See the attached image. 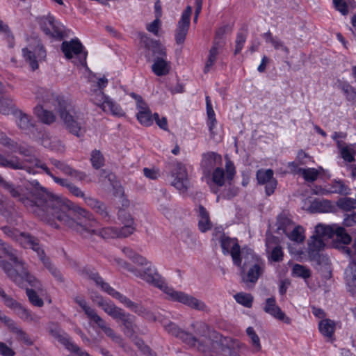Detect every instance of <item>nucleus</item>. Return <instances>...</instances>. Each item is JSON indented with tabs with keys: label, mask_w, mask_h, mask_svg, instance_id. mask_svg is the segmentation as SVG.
Segmentation results:
<instances>
[{
	"label": "nucleus",
	"mask_w": 356,
	"mask_h": 356,
	"mask_svg": "<svg viewBox=\"0 0 356 356\" xmlns=\"http://www.w3.org/2000/svg\"><path fill=\"white\" fill-rule=\"evenodd\" d=\"M40 194V197L43 201L40 209L43 213L35 215L42 220L50 222L56 219L84 238H90L93 235H99L104 238L118 237V228L110 227L99 229L98 222L90 211L70 200L49 191H42Z\"/></svg>",
	"instance_id": "1"
},
{
	"label": "nucleus",
	"mask_w": 356,
	"mask_h": 356,
	"mask_svg": "<svg viewBox=\"0 0 356 356\" xmlns=\"http://www.w3.org/2000/svg\"><path fill=\"white\" fill-rule=\"evenodd\" d=\"M134 275L140 277L148 284L160 289L168 296V299L170 300L179 302L198 311L206 312L209 311V307L203 301L198 300L193 296L182 291H176L173 288L168 286L152 264L145 267L143 271L136 268Z\"/></svg>",
	"instance_id": "2"
},
{
	"label": "nucleus",
	"mask_w": 356,
	"mask_h": 356,
	"mask_svg": "<svg viewBox=\"0 0 356 356\" xmlns=\"http://www.w3.org/2000/svg\"><path fill=\"white\" fill-rule=\"evenodd\" d=\"M0 249L14 264L13 267L9 262H3V270L9 279L20 287L24 286V282L26 281L36 289H42L40 282L29 272L26 262L16 250L1 239Z\"/></svg>",
	"instance_id": "3"
},
{
	"label": "nucleus",
	"mask_w": 356,
	"mask_h": 356,
	"mask_svg": "<svg viewBox=\"0 0 356 356\" xmlns=\"http://www.w3.org/2000/svg\"><path fill=\"white\" fill-rule=\"evenodd\" d=\"M0 188L6 191L13 198L21 202L31 213L35 214L43 213L40 209L42 206V198L40 193L47 191L41 186L38 181H35V188L30 192L25 193L21 186H15L13 183L6 181L0 175Z\"/></svg>",
	"instance_id": "4"
},
{
	"label": "nucleus",
	"mask_w": 356,
	"mask_h": 356,
	"mask_svg": "<svg viewBox=\"0 0 356 356\" xmlns=\"http://www.w3.org/2000/svg\"><path fill=\"white\" fill-rule=\"evenodd\" d=\"M76 302L82 308L87 317L97 327L101 329L104 333L113 342L117 343L121 347L124 351L129 353L131 348L127 344L124 339L120 334H118L110 325L99 316L96 311L90 307L86 302V300L81 297H77L75 299Z\"/></svg>",
	"instance_id": "5"
},
{
	"label": "nucleus",
	"mask_w": 356,
	"mask_h": 356,
	"mask_svg": "<svg viewBox=\"0 0 356 356\" xmlns=\"http://www.w3.org/2000/svg\"><path fill=\"white\" fill-rule=\"evenodd\" d=\"M57 112L66 129L77 137H81L86 132L85 122L80 115L64 101H58Z\"/></svg>",
	"instance_id": "6"
},
{
	"label": "nucleus",
	"mask_w": 356,
	"mask_h": 356,
	"mask_svg": "<svg viewBox=\"0 0 356 356\" xmlns=\"http://www.w3.org/2000/svg\"><path fill=\"white\" fill-rule=\"evenodd\" d=\"M238 268L243 282L248 284L249 283L254 284L263 274L265 264L261 259L255 255L251 250L248 253L245 252L242 267Z\"/></svg>",
	"instance_id": "7"
},
{
	"label": "nucleus",
	"mask_w": 356,
	"mask_h": 356,
	"mask_svg": "<svg viewBox=\"0 0 356 356\" xmlns=\"http://www.w3.org/2000/svg\"><path fill=\"white\" fill-rule=\"evenodd\" d=\"M220 246L224 254H230L233 264L237 267H242V261L245 252L248 253L251 249L247 248H241L236 238H230L223 234L220 237Z\"/></svg>",
	"instance_id": "8"
},
{
	"label": "nucleus",
	"mask_w": 356,
	"mask_h": 356,
	"mask_svg": "<svg viewBox=\"0 0 356 356\" xmlns=\"http://www.w3.org/2000/svg\"><path fill=\"white\" fill-rule=\"evenodd\" d=\"M0 298L4 305L13 310L24 321L35 323H39L40 318L38 315L32 314L20 302L8 295L2 288L0 289Z\"/></svg>",
	"instance_id": "9"
},
{
	"label": "nucleus",
	"mask_w": 356,
	"mask_h": 356,
	"mask_svg": "<svg viewBox=\"0 0 356 356\" xmlns=\"http://www.w3.org/2000/svg\"><path fill=\"white\" fill-rule=\"evenodd\" d=\"M61 50L66 58H74L73 62L76 65L79 64L82 66L86 65L87 52L84 51V47L78 38L63 42Z\"/></svg>",
	"instance_id": "10"
},
{
	"label": "nucleus",
	"mask_w": 356,
	"mask_h": 356,
	"mask_svg": "<svg viewBox=\"0 0 356 356\" xmlns=\"http://www.w3.org/2000/svg\"><path fill=\"white\" fill-rule=\"evenodd\" d=\"M1 229L8 237L16 241L24 248H30L35 252L40 245L39 239L29 233L19 232L8 226L3 227Z\"/></svg>",
	"instance_id": "11"
},
{
	"label": "nucleus",
	"mask_w": 356,
	"mask_h": 356,
	"mask_svg": "<svg viewBox=\"0 0 356 356\" xmlns=\"http://www.w3.org/2000/svg\"><path fill=\"white\" fill-rule=\"evenodd\" d=\"M35 165L36 168L42 169L48 176H49L58 185L66 188L68 191L74 196L76 197H81L83 200L87 196L85 193L77 186L70 181L67 179L61 178L55 176L47 165L40 160L37 159H34Z\"/></svg>",
	"instance_id": "12"
},
{
	"label": "nucleus",
	"mask_w": 356,
	"mask_h": 356,
	"mask_svg": "<svg viewBox=\"0 0 356 356\" xmlns=\"http://www.w3.org/2000/svg\"><path fill=\"white\" fill-rule=\"evenodd\" d=\"M190 327L191 330L186 331L188 335L186 338H189L190 341L184 343L191 347H195L198 343V350L204 353L205 350L201 344V337L207 336L209 331V326L204 322L195 321L191 323Z\"/></svg>",
	"instance_id": "13"
},
{
	"label": "nucleus",
	"mask_w": 356,
	"mask_h": 356,
	"mask_svg": "<svg viewBox=\"0 0 356 356\" xmlns=\"http://www.w3.org/2000/svg\"><path fill=\"white\" fill-rule=\"evenodd\" d=\"M171 176L172 178V186L181 193L186 192L189 186V180L186 166L179 162L172 164Z\"/></svg>",
	"instance_id": "14"
},
{
	"label": "nucleus",
	"mask_w": 356,
	"mask_h": 356,
	"mask_svg": "<svg viewBox=\"0 0 356 356\" xmlns=\"http://www.w3.org/2000/svg\"><path fill=\"white\" fill-rule=\"evenodd\" d=\"M40 27L45 35L50 38L60 40L65 36L64 26L52 16L42 18Z\"/></svg>",
	"instance_id": "15"
},
{
	"label": "nucleus",
	"mask_w": 356,
	"mask_h": 356,
	"mask_svg": "<svg viewBox=\"0 0 356 356\" xmlns=\"http://www.w3.org/2000/svg\"><path fill=\"white\" fill-rule=\"evenodd\" d=\"M218 344L225 356H242L243 352L248 350L245 343L231 337L220 338Z\"/></svg>",
	"instance_id": "16"
},
{
	"label": "nucleus",
	"mask_w": 356,
	"mask_h": 356,
	"mask_svg": "<svg viewBox=\"0 0 356 356\" xmlns=\"http://www.w3.org/2000/svg\"><path fill=\"white\" fill-rule=\"evenodd\" d=\"M192 10L191 6H186L178 21L175 31V41L177 44H181L185 41L190 26Z\"/></svg>",
	"instance_id": "17"
},
{
	"label": "nucleus",
	"mask_w": 356,
	"mask_h": 356,
	"mask_svg": "<svg viewBox=\"0 0 356 356\" xmlns=\"http://www.w3.org/2000/svg\"><path fill=\"white\" fill-rule=\"evenodd\" d=\"M222 163V156L214 152H208L202 154V159L200 163L201 170L206 179H209L211 172L218 165Z\"/></svg>",
	"instance_id": "18"
},
{
	"label": "nucleus",
	"mask_w": 356,
	"mask_h": 356,
	"mask_svg": "<svg viewBox=\"0 0 356 356\" xmlns=\"http://www.w3.org/2000/svg\"><path fill=\"white\" fill-rule=\"evenodd\" d=\"M81 275L93 280L96 285L101 288L102 291L107 293L113 298H116L120 292L112 288L107 282H104L103 278L99 275L98 273L95 272L93 269L90 267H84L79 270Z\"/></svg>",
	"instance_id": "19"
},
{
	"label": "nucleus",
	"mask_w": 356,
	"mask_h": 356,
	"mask_svg": "<svg viewBox=\"0 0 356 356\" xmlns=\"http://www.w3.org/2000/svg\"><path fill=\"white\" fill-rule=\"evenodd\" d=\"M131 96L136 101V108L138 110L136 117L139 122L145 127L151 126L153 124L154 116L147 104L140 95L131 93Z\"/></svg>",
	"instance_id": "20"
},
{
	"label": "nucleus",
	"mask_w": 356,
	"mask_h": 356,
	"mask_svg": "<svg viewBox=\"0 0 356 356\" xmlns=\"http://www.w3.org/2000/svg\"><path fill=\"white\" fill-rule=\"evenodd\" d=\"M115 299L118 300L122 304L124 305L136 314L142 316L149 321H155L156 320L155 315L152 312L145 308L142 305L131 301L122 293H120Z\"/></svg>",
	"instance_id": "21"
},
{
	"label": "nucleus",
	"mask_w": 356,
	"mask_h": 356,
	"mask_svg": "<svg viewBox=\"0 0 356 356\" xmlns=\"http://www.w3.org/2000/svg\"><path fill=\"white\" fill-rule=\"evenodd\" d=\"M0 321L4 323L8 328L16 334L17 339L19 341H23L25 344L31 346L33 344V341L29 338V335L19 327L16 322L12 318L7 316L2 311L0 310Z\"/></svg>",
	"instance_id": "22"
},
{
	"label": "nucleus",
	"mask_w": 356,
	"mask_h": 356,
	"mask_svg": "<svg viewBox=\"0 0 356 356\" xmlns=\"http://www.w3.org/2000/svg\"><path fill=\"white\" fill-rule=\"evenodd\" d=\"M256 177L259 184L266 185V194L268 196L272 195L277 185V180L273 177V170L260 169L257 170Z\"/></svg>",
	"instance_id": "23"
},
{
	"label": "nucleus",
	"mask_w": 356,
	"mask_h": 356,
	"mask_svg": "<svg viewBox=\"0 0 356 356\" xmlns=\"http://www.w3.org/2000/svg\"><path fill=\"white\" fill-rule=\"evenodd\" d=\"M23 56L27 63H29L32 70L38 68V62L43 60L46 57V51L41 45H37L35 49L31 51L28 48L22 49Z\"/></svg>",
	"instance_id": "24"
},
{
	"label": "nucleus",
	"mask_w": 356,
	"mask_h": 356,
	"mask_svg": "<svg viewBox=\"0 0 356 356\" xmlns=\"http://www.w3.org/2000/svg\"><path fill=\"white\" fill-rule=\"evenodd\" d=\"M266 252L268 259L273 261L279 262L283 259V251L280 245V239L274 236L269 235L266 239Z\"/></svg>",
	"instance_id": "25"
},
{
	"label": "nucleus",
	"mask_w": 356,
	"mask_h": 356,
	"mask_svg": "<svg viewBox=\"0 0 356 356\" xmlns=\"http://www.w3.org/2000/svg\"><path fill=\"white\" fill-rule=\"evenodd\" d=\"M264 311L277 320L281 321L286 324L289 325L291 323V318L282 311L281 308L277 305L275 298L273 297L268 298L266 300Z\"/></svg>",
	"instance_id": "26"
},
{
	"label": "nucleus",
	"mask_w": 356,
	"mask_h": 356,
	"mask_svg": "<svg viewBox=\"0 0 356 356\" xmlns=\"http://www.w3.org/2000/svg\"><path fill=\"white\" fill-rule=\"evenodd\" d=\"M49 161L51 164L62 172L64 175L73 177L78 181H82L87 177V175L84 172L76 170L63 161L54 158H51Z\"/></svg>",
	"instance_id": "27"
},
{
	"label": "nucleus",
	"mask_w": 356,
	"mask_h": 356,
	"mask_svg": "<svg viewBox=\"0 0 356 356\" xmlns=\"http://www.w3.org/2000/svg\"><path fill=\"white\" fill-rule=\"evenodd\" d=\"M17 127L22 131L28 134L34 129V121L32 118L22 110L17 109L13 112Z\"/></svg>",
	"instance_id": "28"
},
{
	"label": "nucleus",
	"mask_w": 356,
	"mask_h": 356,
	"mask_svg": "<svg viewBox=\"0 0 356 356\" xmlns=\"http://www.w3.org/2000/svg\"><path fill=\"white\" fill-rule=\"evenodd\" d=\"M83 201L88 207L98 213L103 219L106 220L110 219L109 211L104 202L92 196H86Z\"/></svg>",
	"instance_id": "29"
},
{
	"label": "nucleus",
	"mask_w": 356,
	"mask_h": 356,
	"mask_svg": "<svg viewBox=\"0 0 356 356\" xmlns=\"http://www.w3.org/2000/svg\"><path fill=\"white\" fill-rule=\"evenodd\" d=\"M40 261L42 262L45 268L49 271V273L54 276V277L59 282L63 283L64 282V277L60 271L54 266L50 259L46 256L44 251L40 245L38 247V250H35Z\"/></svg>",
	"instance_id": "30"
},
{
	"label": "nucleus",
	"mask_w": 356,
	"mask_h": 356,
	"mask_svg": "<svg viewBox=\"0 0 356 356\" xmlns=\"http://www.w3.org/2000/svg\"><path fill=\"white\" fill-rule=\"evenodd\" d=\"M165 330L172 336L180 339L183 343L189 342V338H186V331L179 327L176 323L171 321H162Z\"/></svg>",
	"instance_id": "31"
},
{
	"label": "nucleus",
	"mask_w": 356,
	"mask_h": 356,
	"mask_svg": "<svg viewBox=\"0 0 356 356\" xmlns=\"http://www.w3.org/2000/svg\"><path fill=\"white\" fill-rule=\"evenodd\" d=\"M170 70V62L168 61L167 57H159L154 59L152 65V72L159 76L167 75Z\"/></svg>",
	"instance_id": "32"
},
{
	"label": "nucleus",
	"mask_w": 356,
	"mask_h": 356,
	"mask_svg": "<svg viewBox=\"0 0 356 356\" xmlns=\"http://www.w3.org/2000/svg\"><path fill=\"white\" fill-rule=\"evenodd\" d=\"M345 280L348 291L356 295V264H351L345 270Z\"/></svg>",
	"instance_id": "33"
},
{
	"label": "nucleus",
	"mask_w": 356,
	"mask_h": 356,
	"mask_svg": "<svg viewBox=\"0 0 356 356\" xmlns=\"http://www.w3.org/2000/svg\"><path fill=\"white\" fill-rule=\"evenodd\" d=\"M335 327V322L328 318L323 319L318 323L320 332L330 341L334 340Z\"/></svg>",
	"instance_id": "34"
},
{
	"label": "nucleus",
	"mask_w": 356,
	"mask_h": 356,
	"mask_svg": "<svg viewBox=\"0 0 356 356\" xmlns=\"http://www.w3.org/2000/svg\"><path fill=\"white\" fill-rule=\"evenodd\" d=\"M0 166L13 170L25 169L30 174L36 173L31 167H26L23 163L17 159H8L1 154H0Z\"/></svg>",
	"instance_id": "35"
},
{
	"label": "nucleus",
	"mask_w": 356,
	"mask_h": 356,
	"mask_svg": "<svg viewBox=\"0 0 356 356\" xmlns=\"http://www.w3.org/2000/svg\"><path fill=\"white\" fill-rule=\"evenodd\" d=\"M95 301L97 305L99 307H102V309L113 319L118 315L120 312L122 310V308L117 307L111 301L104 300L103 298L101 296H97V300Z\"/></svg>",
	"instance_id": "36"
},
{
	"label": "nucleus",
	"mask_w": 356,
	"mask_h": 356,
	"mask_svg": "<svg viewBox=\"0 0 356 356\" xmlns=\"http://www.w3.org/2000/svg\"><path fill=\"white\" fill-rule=\"evenodd\" d=\"M42 145L45 148L51 149L57 152H63L65 147L63 143L56 137L50 136L48 135L43 136L42 138Z\"/></svg>",
	"instance_id": "37"
},
{
	"label": "nucleus",
	"mask_w": 356,
	"mask_h": 356,
	"mask_svg": "<svg viewBox=\"0 0 356 356\" xmlns=\"http://www.w3.org/2000/svg\"><path fill=\"white\" fill-rule=\"evenodd\" d=\"M263 38L265 39L266 42L271 44L273 48L275 50H282L286 55L289 54V49L285 45L283 41H282L277 37L273 36V34L270 31H268L263 35Z\"/></svg>",
	"instance_id": "38"
},
{
	"label": "nucleus",
	"mask_w": 356,
	"mask_h": 356,
	"mask_svg": "<svg viewBox=\"0 0 356 356\" xmlns=\"http://www.w3.org/2000/svg\"><path fill=\"white\" fill-rule=\"evenodd\" d=\"M51 334L58 339L60 343L64 344L70 350L73 352L72 345H74L70 341L67 334L60 329L57 325H54L50 328Z\"/></svg>",
	"instance_id": "39"
},
{
	"label": "nucleus",
	"mask_w": 356,
	"mask_h": 356,
	"mask_svg": "<svg viewBox=\"0 0 356 356\" xmlns=\"http://www.w3.org/2000/svg\"><path fill=\"white\" fill-rule=\"evenodd\" d=\"M337 225H324L322 223L318 224L315 227V234L322 238H330L334 234V230Z\"/></svg>",
	"instance_id": "40"
},
{
	"label": "nucleus",
	"mask_w": 356,
	"mask_h": 356,
	"mask_svg": "<svg viewBox=\"0 0 356 356\" xmlns=\"http://www.w3.org/2000/svg\"><path fill=\"white\" fill-rule=\"evenodd\" d=\"M220 44L218 42H213L212 47L210 49L208 58L204 68V73H208L216 63L217 56L219 54V49L221 48L219 47Z\"/></svg>",
	"instance_id": "41"
},
{
	"label": "nucleus",
	"mask_w": 356,
	"mask_h": 356,
	"mask_svg": "<svg viewBox=\"0 0 356 356\" xmlns=\"http://www.w3.org/2000/svg\"><path fill=\"white\" fill-rule=\"evenodd\" d=\"M199 223L198 226L201 232H205L211 228V223L209 220V215L206 209L202 206H199Z\"/></svg>",
	"instance_id": "42"
},
{
	"label": "nucleus",
	"mask_w": 356,
	"mask_h": 356,
	"mask_svg": "<svg viewBox=\"0 0 356 356\" xmlns=\"http://www.w3.org/2000/svg\"><path fill=\"white\" fill-rule=\"evenodd\" d=\"M277 226L278 231H282L286 234L290 231L293 226L291 219L284 213H280L277 218Z\"/></svg>",
	"instance_id": "43"
},
{
	"label": "nucleus",
	"mask_w": 356,
	"mask_h": 356,
	"mask_svg": "<svg viewBox=\"0 0 356 356\" xmlns=\"http://www.w3.org/2000/svg\"><path fill=\"white\" fill-rule=\"evenodd\" d=\"M17 110L12 99L9 97H0V113L3 115H9Z\"/></svg>",
	"instance_id": "44"
},
{
	"label": "nucleus",
	"mask_w": 356,
	"mask_h": 356,
	"mask_svg": "<svg viewBox=\"0 0 356 356\" xmlns=\"http://www.w3.org/2000/svg\"><path fill=\"white\" fill-rule=\"evenodd\" d=\"M246 334L250 339V343L252 347V352L254 353H259L261 350V344L260 339L257 334L255 332L252 327H248L246 329Z\"/></svg>",
	"instance_id": "45"
},
{
	"label": "nucleus",
	"mask_w": 356,
	"mask_h": 356,
	"mask_svg": "<svg viewBox=\"0 0 356 356\" xmlns=\"http://www.w3.org/2000/svg\"><path fill=\"white\" fill-rule=\"evenodd\" d=\"M334 234L336 235V241L342 244H339L340 245H348L352 241L351 236L343 227L336 225Z\"/></svg>",
	"instance_id": "46"
},
{
	"label": "nucleus",
	"mask_w": 356,
	"mask_h": 356,
	"mask_svg": "<svg viewBox=\"0 0 356 356\" xmlns=\"http://www.w3.org/2000/svg\"><path fill=\"white\" fill-rule=\"evenodd\" d=\"M331 208V203L328 200L314 201L310 207L309 211L312 213H325L328 212Z\"/></svg>",
	"instance_id": "47"
},
{
	"label": "nucleus",
	"mask_w": 356,
	"mask_h": 356,
	"mask_svg": "<svg viewBox=\"0 0 356 356\" xmlns=\"http://www.w3.org/2000/svg\"><path fill=\"white\" fill-rule=\"evenodd\" d=\"M93 102L101 107L104 111H106V102L108 100L109 97L106 96L102 90H93L91 94Z\"/></svg>",
	"instance_id": "48"
},
{
	"label": "nucleus",
	"mask_w": 356,
	"mask_h": 356,
	"mask_svg": "<svg viewBox=\"0 0 356 356\" xmlns=\"http://www.w3.org/2000/svg\"><path fill=\"white\" fill-rule=\"evenodd\" d=\"M36 115L43 123L47 124H50L56 120V116L53 112L43 109L42 107L36 108Z\"/></svg>",
	"instance_id": "49"
},
{
	"label": "nucleus",
	"mask_w": 356,
	"mask_h": 356,
	"mask_svg": "<svg viewBox=\"0 0 356 356\" xmlns=\"http://www.w3.org/2000/svg\"><path fill=\"white\" fill-rule=\"evenodd\" d=\"M350 189L342 181H334L332 182L330 193L347 195L350 193Z\"/></svg>",
	"instance_id": "50"
},
{
	"label": "nucleus",
	"mask_w": 356,
	"mask_h": 356,
	"mask_svg": "<svg viewBox=\"0 0 356 356\" xmlns=\"http://www.w3.org/2000/svg\"><path fill=\"white\" fill-rule=\"evenodd\" d=\"M286 236L291 239L297 243H301L305 239L304 235V229L300 226H297L294 227L291 231H289Z\"/></svg>",
	"instance_id": "51"
},
{
	"label": "nucleus",
	"mask_w": 356,
	"mask_h": 356,
	"mask_svg": "<svg viewBox=\"0 0 356 356\" xmlns=\"http://www.w3.org/2000/svg\"><path fill=\"white\" fill-rule=\"evenodd\" d=\"M325 243L323 238L317 236L315 234L310 238L309 242V250L310 252H318L323 249Z\"/></svg>",
	"instance_id": "52"
},
{
	"label": "nucleus",
	"mask_w": 356,
	"mask_h": 356,
	"mask_svg": "<svg viewBox=\"0 0 356 356\" xmlns=\"http://www.w3.org/2000/svg\"><path fill=\"white\" fill-rule=\"evenodd\" d=\"M337 207L346 211L356 209V200L350 197L340 198L337 202Z\"/></svg>",
	"instance_id": "53"
},
{
	"label": "nucleus",
	"mask_w": 356,
	"mask_h": 356,
	"mask_svg": "<svg viewBox=\"0 0 356 356\" xmlns=\"http://www.w3.org/2000/svg\"><path fill=\"white\" fill-rule=\"evenodd\" d=\"M106 111H110L113 115L121 117L125 115V113L121 108V106L115 102L110 97L107 102H106Z\"/></svg>",
	"instance_id": "54"
},
{
	"label": "nucleus",
	"mask_w": 356,
	"mask_h": 356,
	"mask_svg": "<svg viewBox=\"0 0 356 356\" xmlns=\"http://www.w3.org/2000/svg\"><path fill=\"white\" fill-rule=\"evenodd\" d=\"M150 42L152 43L151 47L148 46L147 43L145 44V46L152 50L154 58L159 57H167L165 48L163 45L157 41L150 40Z\"/></svg>",
	"instance_id": "55"
},
{
	"label": "nucleus",
	"mask_w": 356,
	"mask_h": 356,
	"mask_svg": "<svg viewBox=\"0 0 356 356\" xmlns=\"http://www.w3.org/2000/svg\"><path fill=\"white\" fill-rule=\"evenodd\" d=\"M299 173L309 182L314 181L319 175V172L315 168H300Z\"/></svg>",
	"instance_id": "56"
},
{
	"label": "nucleus",
	"mask_w": 356,
	"mask_h": 356,
	"mask_svg": "<svg viewBox=\"0 0 356 356\" xmlns=\"http://www.w3.org/2000/svg\"><path fill=\"white\" fill-rule=\"evenodd\" d=\"M234 298L238 303H239L248 308H250L252 307V302H253V297L250 293H238L234 296Z\"/></svg>",
	"instance_id": "57"
},
{
	"label": "nucleus",
	"mask_w": 356,
	"mask_h": 356,
	"mask_svg": "<svg viewBox=\"0 0 356 356\" xmlns=\"http://www.w3.org/2000/svg\"><path fill=\"white\" fill-rule=\"evenodd\" d=\"M212 181L218 186H222L225 184V172L222 168L216 167L212 172Z\"/></svg>",
	"instance_id": "58"
},
{
	"label": "nucleus",
	"mask_w": 356,
	"mask_h": 356,
	"mask_svg": "<svg viewBox=\"0 0 356 356\" xmlns=\"http://www.w3.org/2000/svg\"><path fill=\"white\" fill-rule=\"evenodd\" d=\"M90 161L95 169H99L104 164V158L99 150L95 149L91 153Z\"/></svg>",
	"instance_id": "59"
},
{
	"label": "nucleus",
	"mask_w": 356,
	"mask_h": 356,
	"mask_svg": "<svg viewBox=\"0 0 356 356\" xmlns=\"http://www.w3.org/2000/svg\"><path fill=\"white\" fill-rule=\"evenodd\" d=\"M159 197H158V206L159 209L165 216H167L169 212L170 209L168 207V198L166 197V192L165 191L161 190L160 191Z\"/></svg>",
	"instance_id": "60"
},
{
	"label": "nucleus",
	"mask_w": 356,
	"mask_h": 356,
	"mask_svg": "<svg viewBox=\"0 0 356 356\" xmlns=\"http://www.w3.org/2000/svg\"><path fill=\"white\" fill-rule=\"evenodd\" d=\"M317 261L319 265L325 268V270L327 273V275H325V276L327 278H330L332 276V270L330 267L331 261L329 257L324 254H318Z\"/></svg>",
	"instance_id": "61"
},
{
	"label": "nucleus",
	"mask_w": 356,
	"mask_h": 356,
	"mask_svg": "<svg viewBox=\"0 0 356 356\" xmlns=\"http://www.w3.org/2000/svg\"><path fill=\"white\" fill-rule=\"evenodd\" d=\"M294 275L303 279H307L311 276L310 270L300 264H295L293 268Z\"/></svg>",
	"instance_id": "62"
},
{
	"label": "nucleus",
	"mask_w": 356,
	"mask_h": 356,
	"mask_svg": "<svg viewBox=\"0 0 356 356\" xmlns=\"http://www.w3.org/2000/svg\"><path fill=\"white\" fill-rule=\"evenodd\" d=\"M138 326L136 324V320H131L128 324L123 325L122 332L124 334L129 338L133 339L136 333Z\"/></svg>",
	"instance_id": "63"
},
{
	"label": "nucleus",
	"mask_w": 356,
	"mask_h": 356,
	"mask_svg": "<svg viewBox=\"0 0 356 356\" xmlns=\"http://www.w3.org/2000/svg\"><path fill=\"white\" fill-rule=\"evenodd\" d=\"M118 220L124 225H135L131 215L124 209H120L118 213Z\"/></svg>",
	"instance_id": "64"
}]
</instances>
